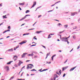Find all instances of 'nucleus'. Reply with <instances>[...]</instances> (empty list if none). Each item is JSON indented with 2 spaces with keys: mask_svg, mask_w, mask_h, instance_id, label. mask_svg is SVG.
I'll use <instances>...</instances> for the list:
<instances>
[{
  "mask_svg": "<svg viewBox=\"0 0 80 80\" xmlns=\"http://www.w3.org/2000/svg\"><path fill=\"white\" fill-rule=\"evenodd\" d=\"M40 17H42V15H41L38 16V18H40Z\"/></svg>",
  "mask_w": 80,
  "mask_h": 80,
  "instance_id": "nucleus-45",
  "label": "nucleus"
},
{
  "mask_svg": "<svg viewBox=\"0 0 80 80\" xmlns=\"http://www.w3.org/2000/svg\"><path fill=\"white\" fill-rule=\"evenodd\" d=\"M64 27L65 28H67V27H68V25H65Z\"/></svg>",
  "mask_w": 80,
  "mask_h": 80,
  "instance_id": "nucleus-25",
  "label": "nucleus"
},
{
  "mask_svg": "<svg viewBox=\"0 0 80 80\" xmlns=\"http://www.w3.org/2000/svg\"><path fill=\"white\" fill-rule=\"evenodd\" d=\"M20 10H22V9L21 8H20V7H19Z\"/></svg>",
  "mask_w": 80,
  "mask_h": 80,
  "instance_id": "nucleus-52",
  "label": "nucleus"
},
{
  "mask_svg": "<svg viewBox=\"0 0 80 80\" xmlns=\"http://www.w3.org/2000/svg\"><path fill=\"white\" fill-rule=\"evenodd\" d=\"M30 60H27L26 61V62H30Z\"/></svg>",
  "mask_w": 80,
  "mask_h": 80,
  "instance_id": "nucleus-56",
  "label": "nucleus"
},
{
  "mask_svg": "<svg viewBox=\"0 0 80 80\" xmlns=\"http://www.w3.org/2000/svg\"><path fill=\"white\" fill-rule=\"evenodd\" d=\"M51 38V36H50V34H49V35H48V38Z\"/></svg>",
  "mask_w": 80,
  "mask_h": 80,
  "instance_id": "nucleus-29",
  "label": "nucleus"
},
{
  "mask_svg": "<svg viewBox=\"0 0 80 80\" xmlns=\"http://www.w3.org/2000/svg\"><path fill=\"white\" fill-rule=\"evenodd\" d=\"M36 38V37L35 36L33 38V39H34V40H37V38Z\"/></svg>",
  "mask_w": 80,
  "mask_h": 80,
  "instance_id": "nucleus-34",
  "label": "nucleus"
},
{
  "mask_svg": "<svg viewBox=\"0 0 80 80\" xmlns=\"http://www.w3.org/2000/svg\"><path fill=\"white\" fill-rule=\"evenodd\" d=\"M64 42H68V39H66H66H65V40H64Z\"/></svg>",
  "mask_w": 80,
  "mask_h": 80,
  "instance_id": "nucleus-32",
  "label": "nucleus"
},
{
  "mask_svg": "<svg viewBox=\"0 0 80 80\" xmlns=\"http://www.w3.org/2000/svg\"><path fill=\"white\" fill-rule=\"evenodd\" d=\"M58 25H62L60 23H59L58 24Z\"/></svg>",
  "mask_w": 80,
  "mask_h": 80,
  "instance_id": "nucleus-47",
  "label": "nucleus"
},
{
  "mask_svg": "<svg viewBox=\"0 0 80 80\" xmlns=\"http://www.w3.org/2000/svg\"><path fill=\"white\" fill-rule=\"evenodd\" d=\"M55 77H58V76H57V74L55 75Z\"/></svg>",
  "mask_w": 80,
  "mask_h": 80,
  "instance_id": "nucleus-43",
  "label": "nucleus"
},
{
  "mask_svg": "<svg viewBox=\"0 0 80 80\" xmlns=\"http://www.w3.org/2000/svg\"><path fill=\"white\" fill-rule=\"evenodd\" d=\"M8 62L7 63V64L8 65H9L11 63V62Z\"/></svg>",
  "mask_w": 80,
  "mask_h": 80,
  "instance_id": "nucleus-27",
  "label": "nucleus"
},
{
  "mask_svg": "<svg viewBox=\"0 0 80 80\" xmlns=\"http://www.w3.org/2000/svg\"><path fill=\"white\" fill-rule=\"evenodd\" d=\"M25 23H24V24H22L21 26V27H22V26H23V25H25Z\"/></svg>",
  "mask_w": 80,
  "mask_h": 80,
  "instance_id": "nucleus-48",
  "label": "nucleus"
},
{
  "mask_svg": "<svg viewBox=\"0 0 80 80\" xmlns=\"http://www.w3.org/2000/svg\"><path fill=\"white\" fill-rule=\"evenodd\" d=\"M50 35H54V34H50Z\"/></svg>",
  "mask_w": 80,
  "mask_h": 80,
  "instance_id": "nucleus-60",
  "label": "nucleus"
},
{
  "mask_svg": "<svg viewBox=\"0 0 80 80\" xmlns=\"http://www.w3.org/2000/svg\"><path fill=\"white\" fill-rule=\"evenodd\" d=\"M27 42V41H22L21 42V43L19 44V45H22V44H23V43H25Z\"/></svg>",
  "mask_w": 80,
  "mask_h": 80,
  "instance_id": "nucleus-6",
  "label": "nucleus"
},
{
  "mask_svg": "<svg viewBox=\"0 0 80 80\" xmlns=\"http://www.w3.org/2000/svg\"><path fill=\"white\" fill-rule=\"evenodd\" d=\"M68 12H65V13H68Z\"/></svg>",
  "mask_w": 80,
  "mask_h": 80,
  "instance_id": "nucleus-54",
  "label": "nucleus"
},
{
  "mask_svg": "<svg viewBox=\"0 0 80 80\" xmlns=\"http://www.w3.org/2000/svg\"><path fill=\"white\" fill-rule=\"evenodd\" d=\"M78 22H79V23H80V18L78 19Z\"/></svg>",
  "mask_w": 80,
  "mask_h": 80,
  "instance_id": "nucleus-41",
  "label": "nucleus"
},
{
  "mask_svg": "<svg viewBox=\"0 0 80 80\" xmlns=\"http://www.w3.org/2000/svg\"><path fill=\"white\" fill-rule=\"evenodd\" d=\"M7 16V15H6L5 16H3V18H7V17H5Z\"/></svg>",
  "mask_w": 80,
  "mask_h": 80,
  "instance_id": "nucleus-19",
  "label": "nucleus"
},
{
  "mask_svg": "<svg viewBox=\"0 0 80 80\" xmlns=\"http://www.w3.org/2000/svg\"><path fill=\"white\" fill-rule=\"evenodd\" d=\"M50 55V52L47 54V55L46 57V59L48 57V56Z\"/></svg>",
  "mask_w": 80,
  "mask_h": 80,
  "instance_id": "nucleus-12",
  "label": "nucleus"
},
{
  "mask_svg": "<svg viewBox=\"0 0 80 80\" xmlns=\"http://www.w3.org/2000/svg\"><path fill=\"white\" fill-rule=\"evenodd\" d=\"M61 72H62V70H59L56 73L58 74V75H61Z\"/></svg>",
  "mask_w": 80,
  "mask_h": 80,
  "instance_id": "nucleus-2",
  "label": "nucleus"
},
{
  "mask_svg": "<svg viewBox=\"0 0 80 80\" xmlns=\"http://www.w3.org/2000/svg\"><path fill=\"white\" fill-rule=\"evenodd\" d=\"M28 16H30V15H26L24 18H23L21 19H20L19 20V21H21L22 20H24L25 18H26V17H27Z\"/></svg>",
  "mask_w": 80,
  "mask_h": 80,
  "instance_id": "nucleus-4",
  "label": "nucleus"
},
{
  "mask_svg": "<svg viewBox=\"0 0 80 80\" xmlns=\"http://www.w3.org/2000/svg\"><path fill=\"white\" fill-rule=\"evenodd\" d=\"M48 70V69H45L40 71V72H43V71H46V70Z\"/></svg>",
  "mask_w": 80,
  "mask_h": 80,
  "instance_id": "nucleus-16",
  "label": "nucleus"
},
{
  "mask_svg": "<svg viewBox=\"0 0 80 80\" xmlns=\"http://www.w3.org/2000/svg\"><path fill=\"white\" fill-rule=\"evenodd\" d=\"M65 73H64L63 75V77H65Z\"/></svg>",
  "mask_w": 80,
  "mask_h": 80,
  "instance_id": "nucleus-39",
  "label": "nucleus"
},
{
  "mask_svg": "<svg viewBox=\"0 0 80 80\" xmlns=\"http://www.w3.org/2000/svg\"><path fill=\"white\" fill-rule=\"evenodd\" d=\"M52 60L53 61V57H52Z\"/></svg>",
  "mask_w": 80,
  "mask_h": 80,
  "instance_id": "nucleus-38",
  "label": "nucleus"
},
{
  "mask_svg": "<svg viewBox=\"0 0 80 80\" xmlns=\"http://www.w3.org/2000/svg\"><path fill=\"white\" fill-rule=\"evenodd\" d=\"M67 60H68V59H67L65 62H64V63H65L67 62Z\"/></svg>",
  "mask_w": 80,
  "mask_h": 80,
  "instance_id": "nucleus-46",
  "label": "nucleus"
},
{
  "mask_svg": "<svg viewBox=\"0 0 80 80\" xmlns=\"http://www.w3.org/2000/svg\"><path fill=\"white\" fill-rule=\"evenodd\" d=\"M72 16H74L75 14H77V12H72L71 13Z\"/></svg>",
  "mask_w": 80,
  "mask_h": 80,
  "instance_id": "nucleus-8",
  "label": "nucleus"
},
{
  "mask_svg": "<svg viewBox=\"0 0 80 80\" xmlns=\"http://www.w3.org/2000/svg\"><path fill=\"white\" fill-rule=\"evenodd\" d=\"M80 48V46H78V47L77 48V49L78 50Z\"/></svg>",
  "mask_w": 80,
  "mask_h": 80,
  "instance_id": "nucleus-40",
  "label": "nucleus"
},
{
  "mask_svg": "<svg viewBox=\"0 0 80 80\" xmlns=\"http://www.w3.org/2000/svg\"><path fill=\"white\" fill-rule=\"evenodd\" d=\"M10 32V29H8L5 31L4 32H3V33H6V32Z\"/></svg>",
  "mask_w": 80,
  "mask_h": 80,
  "instance_id": "nucleus-11",
  "label": "nucleus"
},
{
  "mask_svg": "<svg viewBox=\"0 0 80 80\" xmlns=\"http://www.w3.org/2000/svg\"><path fill=\"white\" fill-rule=\"evenodd\" d=\"M36 4H37V2H34L33 4L31 7V8H33V7H34V6H35V5H36Z\"/></svg>",
  "mask_w": 80,
  "mask_h": 80,
  "instance_id": "nucleus-9",
  "label": "nucleus"
},
{
  "mask_svg": "<svg viewBox=\"0 0 80 80\" xmlns=\"http://www.w3.org/2000/svg\"><path fill=\"white\" fill-rule=\"evenodd\" d=\"M18 66H20L21 64L20 62H19L18 63Z\"/></svg>",
  "mask_w": 80,
  "mask_h": 80,
  "instance_id": "nucleus-31",
  "label": "nucleus"
},
{
  "mask_svg": "<svg viewBox=\"0 0 80 80\" xmlns=\"http://www.w3.org/2000/svg\"><path fill=\"white\" fill-rule=\"evenodd\" d=\"M63 32H64V31H63L62 32H60V33H63Z\"/></svg>",
  "mask_w": 80,
  "mask_h": 80,
  "instance_id": "nucleus-42",
  "label": "nucleus"
},
{
  "mask_svg": "<svg viewBox=\"0 0 80 80\" xmlns=\"http://www.w3.org/2000/svg\"><path fill=\"white\" fill-rule=\"evenodd\" d=\"M36 44H34V45H32L31 46V47H33V46H36Z\"/></svg>",
  "mask_w": 80,
  "mask_h": 80,
  "instance_id": "nucleus-36",
  "label": "nucleus"
},
{
  "mask_svg": "<svg viewBox=\"0 0 80 80\" xmlns=\"http://www.w3.org/2000/svg\"><path fill=\"white\" fill-rule=\"evenodd\" d=\"M8 51H11V52H13V49L12 48L11 49H9L8 50Z\"/></svg>",
  "mask_w": 80,
  "mask_h": 80,
  "instance_id": "nucleus-21",
  "label": "nucleus"
},
{
  "mask_svg": "<svg viewBox=\"0 0 80 80\" xmlns=\"http://www.w3.org/2000/svg\"><path fill=\"white\" fill-rule=\"evenodd\" d=\"M42 70V68L40 70H39V71H41V70Z\"/></svg>",
  "mask_w": 80,
  "mask_h": 80,
  "instance_id": "nucleus-55",
  "label": "nucleus"
},
{
  "mask_svg": "<svg viewBox=\"0 0 80 80\" xmlns=\"http://www.w3.org/2000/svg\"><path fill=\"white\" fill-rule=\"evenodd\" d=\"M54 80H55V79H56V78L54 77Z\"/></svg>",
  "mask_w": 80,
  "mask_h": 80,
  "instance_id": "nucleus-59",
  "label": "nucleus"
},
{
  "mask_svg": "<svg viewBox=\"0 0 80 80\" xmlns=\"http://www.w3.org/2000/svg\"><path fill=\"white\" fill-rule=\"evenodd\" d=\"M19 61L20 62L19 63H21V64L23 63V62H22V61H20V60H19Z\"/></svg>",
  "mask_w": 80,
  "mask_h": 80,
  "instance_id": "nucleus-35",
  "label": "nucleus"
},
{
  "mask_svg": "<svg viewBox=\"0 0 80 80\" xmlns=\"http://www.w3.org/2000/svg\"><path fill=\"white\" fill-rule=\"evenodd\" d=\"M37 56H34L35 58H37Z\"/></svg>",
  "mask_w": 80,
  "mask_h": 80,
  "instance_id": "nucleus-44",
  "label": "nucleus"
},
{
  "mask_svg": "<svg viewBox=\"0 0 80 80\" xmlns=\"http://www.w3.org/2000/svg\"><path fill=\"white\" fill-rule=\"evenodd\" d=\"M77 26H74L73 27V29H77Z\"/></svg>",
  "mask_w": 80,
  "mask_h": 80,
  "instance_id": "nucleus-20",
  "label": "nucleus"
},
{
  "mask_svg": "<svg viewBox=\"0 0 80 80\" xmlns=\"http://www.w3.org/2000/svg\"><path fill=\"white\" fill-rule=\"evenodd\" d=\"M44 48H46V47L43 46H42Z\"/></svg>",
  "mask_w": 80,
  "mask_h": 80,
  "instance_id": "nucleus-53",
  "label": "nucleus"
},
{
  "mask_svg": "<svg viewBox=\"0 0 80 80\" xmlns=\"http://www.w3.org/2000/svg\"><path fill=\"white\" fill-rule=\"evenodd\" d=\"M59 52H62V51H61V50H59Z\"/></svg>",
  "mask_w": 80,
  "mask_h": 80,
  "instance_id": "nucleus-58",
  "label": "nucleus"
},
{
  "mask_svg": "<svg viewBox=\"0 0 80 80\" xmlns=\"http://www.w3.org/2000/svg\"><path fill=\"white\" fill-rule=\"evenodd\" d=\"M41 32H42V31H36V33H40Z\"/></svg>",
  "mask_w": 80,
  "mask_h": 80,
  "instance_id": "nucleus-17",
  "label": "nucleus"
},
{
  "mask_svg": "<svg viewBox=\"0 0 80 80\" xmlns=\"http://www.w3.org/2000/svg\"><path fill=\"white\" fill-rule=\"evenodd\" d=\"M14 77H12L10 79V80H12V79H13V78Z\"/></svg>",
  "mask_w": 80,
  "mask_h": 80,
  "instance_id": "nucleus-37",
  "label": "nucleus"
},
{
  "mask_svg": "<svg viewBox=\"0 0 80 80\" xmlns=\"http://www.w3.org/2000/svg\"><path fill=\"white\" fill-rule=\"evenodd\" d=\"M24 4H25L24 3H19V4L20 5H24Z\"/></svg>",
  "mask_w": 80,
  "mask_h": 80,
  "instance_id": "nucleus-15",
  "label": "nucleus"
},
{
  "mask_svg": "<svg viewBox=\"0 0 80 80\" xmlns=\"http://www.w3.org/2000/svg\"><path fill=\"white\" fill-rule=\"evenodd\" d=\"M8 29H9V30H10V28H10V26H9L8 27Z\"/></svg>",
  "mask_w": 80,
  "mask_h": 80,
  "instance_id": "nucleus-33",
  "label": "nucleus"
},
{
  "mask_svg": "<svg viewBox=\"0 0 80 80\" xmlns=\"http://www.w3.org/2000/svg\"><path fill=\"white\" fill-rule=\"evenodd\" d=\"M31 71H37V70H35V69H32V70H31Z\"/></svg>",
  "mask_w": 80,
  "mask_h": 80,
  "instance_id": "nucleus-26",
  "label": "nucleus"
},
{
  "mask_svg": "<svg viewBox=\"0 0 80 80\" xmlns=\"http://www.w3.org/2000/svg\"><path fill=\"white\" fill-rule=\"evenodd\" d=\"M18 47H19V46H18L16 47V48H14V50H16V49H17V48H18Z\"/></svg>",
  "mask_w": 80,
  "mask_h": 80,
  "instance_id": "nucleus-14",
  "label": "nucleus"
},
{
  "mask_svg": "<svg viewBox=\"0 0 80 80\" xmlns=\"http://www.w3.org/2000/svg\"><path fill=\"white\" fill-rule=\"evenodd\" d=\"M33 54L32 53L31 54H29L28 55L29 56H33Z\"/></svg>",
  "mask_w": 80,
  "mask_h": 80,
  "instance_id": "nucleus-24",
  "label": "nucleus"
},
{
  "mask_svg": "<svg viewBox=\"0 0 80 80\" xmlns=\"http://www.w3.org/2000/svg\"><path fill=\"white\" fill-rule=\"evenodd\" d=\"M73 48H72V50L70 51V52H72V50H73Z\"/></svg>",
  "mask_w": 80,
  "mask_h": 80,
  "instance_id": "nucleus-62",
  "label": "nucleus"
},
{
  "mask_svg": "<svg viewBox=\"0 0 80 80\" xmlns=\"http://www.w3.org/2000/svg\"><path fill=\"white\" fill-rule=\"evenodd\" d=\"M77 68V66H76L75 67H74L72 68L69 71L70 72H72V71H73V70H74V69H75V68Z\"/></svg>",
  "mask_w": 80,
  "mask_h": 80,
  "instance_id": "nucleus-7",
  "label": "nucleus"
},
{
  "mask_svg": "<svg viewBox=\"0 0 80 80\" xmlns=\"http://www.w3.org/2000/svg\"><path fill=\"white\" fill-rule=\"evenodd\" d=\"M59 2H60V1H59L58 2H56L55 4H54L51 5V7H53V6H54V5H55V4H56L57 3H59Z\"/></svg>",
  "mask_w": 80,
  "mask_h": 80,
  "instance_id": "nucleus-13",
  "label": "nucleus"
},
{
  "mask_svg": "<svg viewBox=\"0 0 80 80\" xmlns=\"http://www.w3.org/2000/svg\"><path fill=\"white\" fill-rule=\"evenodd\" d=\"M4 69L7 70V71H8L9 70V67L7 66H5L4 67Z\"/></svg>",
  "mask_w": 80,
  "mask_h": 80,
  "instance_id": "nucleus-5",
  "label": "nucleus"
},
{
  "mask_svg": "<svg viewBox=\"0 0 80 80\" xmlns=\"http://www.w3.org/2000/svg\"><path fill=\"white\" fill-rule=\"evenodd\" d=\"M4 58H0V60L1 59H3Z\"/></svg>",
  "mask_w": 80,
  "mask_h": 80,
  "instance_id": "nucleus-61",
  "label": "nucleus"
},
{
  "mask_svg": "<svg viewBox=\"0 0 80 80\" xmlns=\"http://www.w3.org/2000/svg\"><path fill=\"white\" fill-rule=\"evenodd\" d=\"M70 36H69L68 37V38H66V39H68V38H69V37H70Z\"/></svg>",
  "mask_w": 80,
  "mask_h": 80,
  "instance_id": "nucleus-49",
  "label": "nucleus"
},
{
  "mask_svg": "<svg viewBox=\"0 0 80 80\" xmlns=\"http://www.w3.org/2000/svg\"><path fill=\"white\" fill-rule=\"evenodd\" d=\"M24 79H18V80H25Z\"/></svg>",
  "mask_w": 80,
  "mask_h": 80,
  "instance_id": "nucleus-30",
  "label": "nucleus"
},
{
  "mask_svg": "<svg viewBox=\"0 0 80 80\" xmlns=\"http://www.w3.org/2000/svg\"><path fill=\"white\" fill-rule=\"evenodd\" d=\"M2 39H3V38H1L0 39V40H2Z\"/></svg>",
  "mask_w": 80,
  "mask_h": 80,
  "instance_id": "nucleus-64",
  "label": "nucleus"
},
{
  "mask_svg": "<svg viewBox=\"0 0 80 80\" xmlns=\"http://www.w3.org/2000/svg\"><path fill=\"white\" fill-rule=\"evenodd\" d=\"M18 58V56L17 55L13 56V59H14L15 62L16 60H17Z\"/></svg>",
  "mask_w": 80,
  "mask_h": 80,
  "instance_id": "nucleus-3",
  "label": "nucleus"
},
{
  "mask_svg": "<svg viewBox=\"0 0 80 80\" xmlns=\"http://www.w3.org/2000/svg\"><path fill=\"white\" fill-rule=\"evenodd\" d=\"M67 68H62V71H64V69H66Z\"/></svg>",
  "mask_w": 80,
  "mask_h": 80,
  "instance_id": "nucleus-28",
  "label": "nucleus"
},
{
  "mask_svg": "<svg viewBox=\"0 0 80 80\" xmlns=\"http://www.w3.org/2000/svg\"><path fill=\"white\" fill-rule=\"evenodd\" d=\"M29 34H30L29 33H27L26 34H24L23 35V36H24V35H29Z\"/></svg>",
  "mask_w": 80,
  "mask_h": 80,
  "instance_id": "nucleus-22",
  "label": "nucleus"
},
{
  "mask_svg": "<svg viewBox=\"0 0 80 80\" xmlns=\"http://www.w3.org/2000/svg\"><path fill=\"white\" fill-rule=\"evenodd\" d=\"M35 75V74H31V75Z\"/></svg>",
  "mask_w": 80,
  "mask_h": 80,
  "instance_id": "nucleus-57",
  "label": "nucleus"
},
{
  "mask_svg": "<svg viewBox=\"0 0 80 80\" xmlns=\"http://www.w3.org/2000/svg\"><path fill=\"white\" fill-rule=\"evenodd\" d=\"M28 12H30V11L29 10H27L26 12V13H28Z\"/></svg>",
  "mask_w": 80,
  "mask_h": 80,
  "instance_id": "nucleus-23",
  "label": "nucleus"
},
{
  "mask_svg": "<svg viewBox=\"0 0 80 80\" xmlns=\"http://www.w3.org/2000/svg\"><path fill=\"white\" fill-rule=\"evenodd\" d=\"M26 54H27V53H24L22 55V58H23V57H25V56L26 55Z\"/></svg>",
  "mask_w": 80,
  "mask_h": 80,
  "instance_id": "nucleus-10",
  "label": "nucleus"
},
{
  "mask_svg": "<svg viewBox=\"0 0 80 80\" xmlns=\"http://www.w3.org/2000/svg\"><path fill=\"white\" fill-rule=\"evenodd\" d=\"M27 76H29V74H27Z\"/></svg>",
  "mask_w": 80,
  "mask_h": 80,
  "instance_id": "nucleus-63",
  "label": "nucleus"
},
{
  "mask_svg": "<svg viewBox=\"0 0 80 80\" xmlns=\"http://www.w3.org/2000/svg\"><path fill=\"white\" fill-rule=\"evenodd\" d=\"M29 65H31V66H28L27 67V68L28 69V68H32V67H33V65L32 64H29Z\"/></svg>",
  "mask_w": 80,
  "mask_h": 80,
  "instance_id": "nucleus-1",
  "label": "nucleus"
},
{
  "mask_svg": "<svg viewBox=\"0 0 80 80\" xmlns=\"http://www.w3.org/2000/svg\"><path fill=\"white\" fill-rule=\"evenodd\" d=\"M66 38V37H64V38H62V41H65V39Z\"/></svg>",
  "mask_w": 80,
  "mask_h": 80,
  "instance_id": "nucleus-18",
  "label": "nucleus"
},
{
  "mask_svg": "<svg viewBox=\"0 0 80 80\" xmlns=\"http://www.w3.org/2000/svg\"><path fill=\"white\" fill-rule=\"evenodd\" d=\"M34 30V28L29 29L28 30Z\"/></svg>",
  "mask_w": 80,
  "mask_h": 80,
  "instance_id": "nucleus-50",
  "label": "nucleus"
},
{
  "mask_svg": "<svg viewBox=\"0 0 80 80\" xmlns=\"http://www.w3.org/2000/svg\"><path fill=\"white\" fill-rule=\"evenodd\" d=\"M73 38H74L75 39V36H73Z\"/></svg>",
  "mask_w": 80,
  "mask_h": 80,
  "instance_id": "nucleus-51",
  "label": "nucleus"
}]
</instances>
